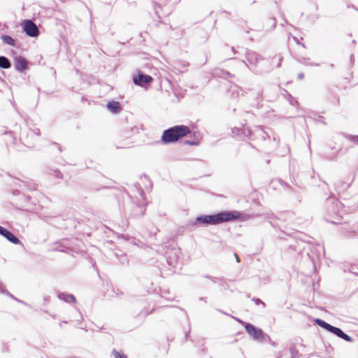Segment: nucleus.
<instances>
[{"label": "nucleus", "mask_w": 358, "mask_h": 358, "mask_svg": "<svg viewBox=\"0 0 358 358\" xmlns=\"http://www.w3.org/2000/svg\"><path fill=\"white\" fill-rule=\"evenodd\" d=\"M315 322L321 327L336 334L338 337L342 338L345 341H348V342L352 341L351 337H350L348 335H347L344 332H343L339 328L333 327L320 319H316Z\"/></svg>", "instance_id": "3"}, {"label": "nucleus", "mask_w": 358, "mask_h": 358, "mask_svg": "<svg viewBox=\"0 0 358 358\" xmlns=\"http://www.w3.org/2000/svg\"><path fill=\"white\" fill-rule=\"evenodd\" d=\"M65 300L66 301H68V302H69V301H73H73H75V298H74V296L73 295H69L67 296V299H65Z\"/></svg>", "instance_id": "13"}, {"label": "nucleus", "mask_w": 358, "mask_h": 358, "mask_svg": "<svg viewBox=\"0 0 358 358\" xmlns=\"http://www.w3.org/2000/svg\"><path fill=\"white\" fill-rule=\"evenodd\" d=\"M1 38L3 41V42H5L7 44H9L10 45H14V44H15L14 40L13 39L12 37H10L9 36H6V35L2 36Z\"/></svg>", "instance_id": "11"}, {"label": "nucleus", "mask_w": 358, "mask_h": 358, "mask_svg": "<svg viewBox=\"0 0 358 358\" xmlns=\"http://www.w3.org/2000/svg\"><path fill=\"white\" fill-rule=\"evenodd\" d=\"M21 27L26 34L30 37H36L39 34L37 26L30 20H25L22 21Z\"/></svg>", "instance_id": "4"}, {"label": "nucleus", "mask_w": 358, "mask_h": 358, "mask_svg": "<svg viewBox=\"0 0 358 358\" xmlns=\"http://www.w3.org/2000/svg\"><path fill=\"white\" fill-rule=\"evenodd\" d=\"M245 328L248 334H250L254 339L259 340L263 338V331L252 324L244 323Z\"/></svg>", "instance_id": "5"}, {"label": "nucleus", "mask_w": 358, "mask_h": 358, "mask_svg": "<svg viewBox=\"0 0 358 358\" xmlns=\"http://www.w3.org/2000/svg\"><path fill=\"white\" fill-rule=\"evenodd\" d=\"M113 354L114 355L115 358H126L124 355L120 354V352H117L116 350H113Z\"/></svg>", "instance_id": "12"}, {"label": "nucleus", "mask_w": 358, "mask_h": 358, "mask_svg": "<svg viewBox=\"0 0 358 358\" xmlns=\"http://www.w3.org/2000/svg\"><path fill=\"white\" fill-rule=\"evenodd\" d=\"M2 236L14 244H18L20 243V240L6 229H4Z\"/></svg>", "instance_id": "8"}, {"label": "nucleus", "mask_w": 358, "mask_h": 358, "mask_svg": "<svg viewBox=\"0 0 358 358\" xmlns=\"http://www.w3.org/2000/svg\"><path fill=\"white\" fill-rule=\"evenodd\" d=\"M235 256H236V260H237V262H239V259H238V256H237L236 255H235Z\"/></svg>", "instance_id": "15"}, {"label": "nucleus", "mask_w": 358, "mask_h": 358, "mask_svg": "<svg viewBox=\"0 0 358 358\" xmlns=\"http://www.w3.org/2000/svg\"><path fill=\"white\" fill-rule=\"evenodd\" d=\"M238 212H222L213 215H201L197 217L196 220L206 224H219L224 222H228L239 218Z\"/></svg>", "instance_id": "1"}, {"label": "nucleus", "mask_w": 358, "mask_h": 358, "mask_svg": "<svg viewBox=\"0 0 358 358\" xmlns=\"http://www.w3.org/2000/svg\"><path fill=\"white\" fill-rule=\"evenodd\" d=\"M357 143H358V136H357Z\"/></svg>", "instance_id": "16"}, {"label": "nucleus", "mask_w": 358, "mask_h": 358, "mask_svg": "<svg viewBox=\"0 0 358 358\" xmlns=\"http://www.w3.org/2000/svg\"><path fill=\"white\" fill-rule=\"evenodd\" d=\"M190 132L189 127L184 125L176 126L166 130L162 135V141L164 143L176 141L178 138L186 136Z\"/></svg>", "instance_id": "2"}, {"label": "nucleus", "mask_w": 358, "mask_h": 358, "mask_svg": "<svg viewBox=\"0 0 358 358\" xmlns=\"http://www.w3.org/2000/svg\"><path fill=\"white\" fill-rule=\"evenodd\" d=\"M152 80L151 76L144 74H138V77H134V82L136 85H143L149 83Z\"/></svg>", "instance_id": "6"}, {"label": "nucleus", "mask_w": 358, "mask_h": 358, "mask_svg": "<svg viewBox=\"0 0 358 358\" xmlns=\"http://www.w3.org/2000/svg\"><path fill=\"white\" fill-rule=\"evenodd\" d=\"M108 109L112 113H117L120 110V103L117 101H111L107 104Z\"/></svg>", "instance_id": "9"}, {"label": "nucleus", "mask_w": 358, "mask_h": 358, "mask_svg": "<svg viewBox=\"0 0 358 358\" xmlns=\"http://www.w3.org/2000/svg\"><path fill=\"white\" fill-rule=\"evenodd\" d=\"M10 66V63L8 59L3 56L0 57V67L3 69H8Z\"/></svg>", "instance_id": "10"}, {"label": "nucleus", "mask_w": 358, "mask_h": 358, "mask_svg": "<svg viewBox=\"0 0 358 358\" xmlns=\"http://www.w3.org/2000/svg\"><path fill=\"white\" fill-rule=\"evenodd\" d=\"M5 228L0 226V234L2 235Z\"/></svg>", "instance_id": "14"}, {"label": "nucleus", "mask_w": 358, "mask_h": 358, "mask_svg": "<svg viewBox=\"0 0 358 358\" xmlns=\"http://www.w3.org/2000/svg\"><path fill=\"white\" fill-rule=\"evenodd\" d=\"M27 61L22 57L18 56L15 58V67L17 71H24L27 67Z\"/></svg>", "instance_id": "7"}]
</instances>
